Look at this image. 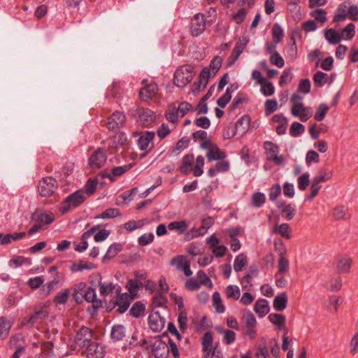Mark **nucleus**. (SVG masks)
Returning a JSON list of instances; mask_svg holds the SVG:
<instances>
[{
	"label": "nucleus",
	"mask_w": 358,
	"mask_h": 358,
	"mask_svg": "<svg viewBox=\"0 0 358 358\" xmlns=\"http://www.w3.org/2000/svg\"><path fill=\"white\" fill-rule=\"evenodd\" d=\"M85 200L86 196L84 194V191L82 189L76 190L62 201L59 211L62 215L66 214L71 208H78L82 205Z\"/></svg>",
	"instance_id": "f257e3e1"
},
{
	"label": "nucleus",
	"mask_w": 358,
	"mask_h": 358,
	"mask_svg": "<svg viewBox=\"0 0 358 358\" xmlns=\"http://www.w3.org/2000/svg\"><path fill=\"white\" fill-rule=\"evenodd\" d=\"M194 68L190 64L179 66L175 71L173 83L178 87H183L190 83L194 76Z\"/></svg>",
	"instance_id": "f03ea898"
},
{
	"label": "nucleus",
	"mask_w": 358,
	"mask_h": 358,
	"mask_svg": "<svg viewBox=\"0 0 358 358\" xmlns=\"http://www.w3.org/2000/svg\"><path fill=\"white\" fill-rule=\"evenodd\" d=\"M57 188V180L51 176L43 178L39 180L37 185L39 195L45 198H48L52 196Z\"/></svg>",
	"instance_id": "7ed1b4c3"
},
{
	"label": "nucleus",
	"mask_w": 358,
	"mask_h": 358,
	"mask_svg": "<svg viewBox=\"0 0 358 358\" xmlns=\"http://www.w3.org/2000/svg\"><path fill=\"white\" fill-rule=\"evenodd\" d=\"M208 24L207 19L203 13H196L191 19L189 31L193 37L200 36L206 30Z\"/></svg>",
	"instance_id": "20e7f679"
},
{
	"label": "nucleus",
	"mask_w": 358,
	"mask_h": 358,
	"mask_svg": "<svg viewBox=\"0 0 358 358\" xmlns=\"http://www.w3.org/2000/svg\"><path fill=\"white\" fill-rule=\"evenodd\" d=\"M107 159L106 152L104 148H97L89 157L88 166L92 169H99L102 168Z\"/></svg>",
	"instance_id": "39448f33"
},
{
	"label": "nucleus",
	"mask_w": 358,
	"mask_h": 358,
	"mask_svg": "<svg viewBox=\"0 0 358 358\" xmlns=\"http://www.w3.org/2000/svg\"><path fill=\"white\" fill-rule=\"evenodd\" d=\"M31 220L35 221L42 226L50 224L55 220V216L52 212L47 213L41 208H36L31 215Z\"/></svg>",
	"instance_id": "423d86ee"
},
{
	"label": "nucleus",
	"mask_w": 358,
	"mask_h": 358,
	"mask_svg": "<svg viewBox=\"0 0 358 358\" xmlns=\"http://www.w3.org/2000/svg\"><path fill=\"white\" fill-rule=\"evenodd\" d=\"M264 148L266 150L268 160L273 161L276 164H280L282 162L283 157L278 155L280 150L278 145L272 141H267L264 142Z\"/></svg>",
	"instance_id": "0eeeda50"
},
{
	"label": "nucleus",
	"mask_w": 358,
	"mask_h": 358,
	"mask_svg": "<svg viewBox=\"0 0 358 358\" xmlns=\"http://www.w3.org/2000/svg\"><path fill=\"white\" fill-rule=\"evenodd\" d=\"M148 322L152 331L159 332L164 329L166 320L161 316L159 311H155L148 316Z\"/></svg>",
	"instance_id": "6e6552de"
},
{
	"label": "nucleus",
	"mask_w": 358,
	"mask_h": 358,
	"mask_svg": "<svg viewBox=\"0 0 358 358\" xmlns=\"http://www.w3.org/2000/svg\"><path fill=\"white\" fill-rule=\"evenodd\" d=\"M93 336L92 329L83 326L76 333L74 338L76 344L80 347H84L87 343H90Z\"/></svg>",
	"instance_id": "1a4fd4ad"
},
{
	"label": "nucleus",
	"mask_w": 358,
	"mask_h": 358,
	"mask_svg": "<svg viewBox=\"0 0 358 358\" xmlns=\"http://www.w3.org/2000/svg\"><path fill=\"white\" fill-rule=\"evenodd\" d=\"M210 77V73L209 69L204 67L201 71L198 81L194 82L192 85V91L193 94H196L201 90H203L208 83V80Z\"/></svg>",
	"instance_id": "9d476101"
},
{
	"label": "nucleus",
	"mask_w": 358,
	"mask_h": 358,
	"mask_svg": "<svg viewBox=\"0 0 358 358\" xmlns=\"http://www.w3.org/2000/svg\"><path fill=\"white\" fill-rule=\"evenodd\" d=\"M105 346L98 342H90L86 348L87 358H103Z\"/></svg>",
	"instance_id": "9b49d317"
},
{
	"label": "nucleus",
	"mask_w": 358,
	"mask_h": 358,
	"mask_svg": "<svg viewBox=\"0 0 358 358\" xmlns=\"http://www.w3.org/2000/svg\"><path fill=\"white\" fill-rule=\"evenodd\" d=\"M125 120L124 113H111L108 117L107 128L110 131H115L124 126Z\"/></svg>",
	"instance_id": "f8f14e48"
},
{
	"label": "nucleus",
	"mask_w": 358,
	"mask_h": 358,
	"mask_svg": "<svg viewBox=\"0 0 358 358\" xmlns=\"http://www.w3.org/2000/svg\"><path fill=\"white\" fill-rule=\"evenodd\" d=\"M250 124V117L248 115H243L240 119L237 120L234 125V131L233 132L232 136H234L236 133L243 135L245 134Z\"/></svg>",
	"instance_id": "ddd939ff"
},
{
	"label": "nucleus",
	"mask_w": 358,
	"mask_h": 358,
	"mask_svg": "<svg viewBox=\"0 0 358 358\" xmlns=\"http://www.w3.org/2000/svg\"><path fill=\"white\" fill-rule=\"evenodd\" d=\"M158 91V86L155 83H150L143 87L139 92L141 101H147L154 97Z\"/></svg>",
	"instance_id": "4468645a"
},
{
	"label": "nucleus",
	"mask_w": 358,
	"mask_h": 358,
	"mask_svg": "<svg viewBox=\"0 0 358 358\" xmlns=\"http://www.w3.org/2000/svg\"><path fill=\"white\" fill-rule=\"evenodd\" d=\"M155 133L152 131H145L142 135L139 136L137 140V144L141 150H146L150 143L153 145L152 141L154 140Z\"/></svg>",
	"instance_id": "2eb2a0df"
},
{
	"label": "nucleus",
	"mask_w": 358,
	"mask_h": 358,
	"mask_svg": "<svg viewBox=\"0 0 358 358\" xmlns=\"http://www.w3.org/2000/svg\"><path fill=\"white\" fill-rule=\"evenodd\" d=\"M303 97L297 93L292 95L290 103H292L291 112H310V108H306L302 102Z\"/></svg>",
	"instance_id": "dca6fc26"
},
{
	"label": "nucleus",
	"mask_w": 358,
	"mask_h": 358,
	"mask_svg": "<svg viewBox=\"0 0 358 358\" xmlns=\"http://www.w3.org/2000/svg\"><path fill=\"white\" fill-rule=\"evenodd\" d=\"M214 224V220L212 217L208 216L201 220V227L196 229V228H192L191 231H194V234H192L191 238H194L198 237L199 236L204 235L207 230Z\"/></svg>",
	"instance_id": "f3484780"
},
{
	"label": "nucleus",
	"mask_w": 358,
	"mask_h": 358,
	"mask_svg": "<svg viewBox=\"0 0 358 358\" xmlns=\"http://www.w3.org/2000/svg\"><path fill=\"white\" fill-rule=\"evenodd\" d=\"M352 264V259L350 257L346 255L341 257L336 262V269L337 273L340 274L349 273Z\"/></svg>",
	"instance_id": "a211bd4d"
},
{
	"label": "nucleus",
	"mask_w": 358,
	"mask_h": 358,
	"mask_svg": "<svg viewBox=\"0 0 358 358\" xmlns=\"http://www.w3.org/2000/svg\"><path fill=\"white\" fill-rule=\"evenodd\" d=\"M272 121L278 123L275 128L276 133L278 135L285 134L287 127V120L284 117L283 113H276L272 117Z\"/></svg>",
	"instance_id": "6ab92c4d"
},
{
	"label": "nucleus",
	"mask_w": 358,
	"mask_h": 358,
	"mask_svg": "<svg viewBox=\"0 0 358 358\" xmlns=\"http://www.w3.org/2000/svg\"><path fill=\"white\" fill-rule=\"evenodd\" d=\"M102 276L100 273H94L89 276V283L92 285L93 287H96L98 285L100 287V294L103 296H106L108 295V292L106 291V285L101 282Z\"/></svg>",
	"instance_id": "aec40b11"
},
{
	"label": "nucleus",
	"mask_w": 358,
	"mask_h": 358,
	"mask_svg": "<svg viewBox=\"0 0 358 358\" xmlns=\"http://www.w3.org/2000/svg\"><path fill=\"white\" fill-rule=\"evenodd\" d=\"M123 249V243H113L107 250L106 253L102 258V262L106 263L107 261L113 259Z\"/></svg>",
	"instance_id": "412c9836"
},
{
	"label": "nucleus",
	"mask_w": 358,
	"mask_h": 358,
	"mask_svg": "<svg viewBox=\"0 0 358 358\" xmlns=\"http://www.w3.org/2000/svg\"><path fill=\"white\" fill-rule=\"evenodd\" d=\"M13 322L5 316L0 317V339L5 340L8 338Z\"/></svg>",
	"instance_id": "4be33fe9"
},
{
	"label": "nucleus",
	"mask_w": 358,
	"mask_h": 358,
	"mask_svg": "<svg viewBox=\"0 0 358 358\" xmlns=\"http://www.w3.org/2000/svg\"><path fill=\"white\" fill-rule=\"evenodd\" d=\"M145 305L141 301L133 303L129 309V315L134 318H140L145 315Z\"/></svg>",
	"instance_id": "5701e85b"
},
{
	"label": "nucleus",
	"mask_w": 358,
	"mask_h": 358,
	"mask_svg": "<svg viewBox=\"0 0 358 358\" xmlns=\"http://www.w3.org/2000/svg\"><path fill=\"white\" fill-rule=\"evenodd\" d=\"M288 297L286 292H281L278 294L273 300V308L277 311L284 310L287 306Z\"/></svg>",
	"instance_id": "b1692460"
},
{
	"label": "nucleus",
	"mask_w": 358,
	"mask_h": 358,
	"mask_svg": "<svg viewBox=\"0 0 358 358\" xmlns=\"http://www.w3.org/2000/svg\"><path fill=\"white\" fill-rule=\"evenodd\" d=\"M269 310L270 308L266 299H259L255 303L254 310L260 318L264 317L269 312Z\"/></svg>",
	"instance_id": "393cba45"
},
{
	"label": "nucleus",
	"mask_w": 358,
	"mask_h": 358,
	"mask_svg": "<svg viewBox=\"0 0 358 358\" xmlns=\"http://www.w3.org/2000/svg\"><path fill=\"white\" fill-rule=\"evenodd\" d=\"M126 329L123 324H114L111 328L110 338L113 342L120 341L125 336Z\"/></svg>",
	"instance_id": "a878e982"
},
{
	"label": "nucleus",
	"mask_w": 358,
	"mask_h": 358,
	"mask_svg": "<svg viewBox=\"0 0 358 358\" xmlns=\"http://www.w3.org/2000/svg\"><path fill=\"white\" fill-rule=\"evenodd\" d=\"M226 156V153L222 151L217 144H214L206 154V157L208 161L222 160L224 159Z\"/></svg>",
	"instance_id": "bb28decb"
},
{
	"label": "nucleus",
	"mask_w": 358,
	"mask_h": 358,
	"mask_svg": "<svg viewBox=\"0 0 358 358\" xmlns=\"http://www.w3.org/2000/svg\"><path fill=\"white\" fill-rule=\"evenodd\" d=\"M137 122L144 127H149L156 120V113H138Z\"/></svg>",
	"instance_id": "cd10ccee"
},
{
	"label": "nucleus",
	"mask_w": 358,
	"mask_h": 358,
	"mask_svg": "<svg viewBox=\"0 0 358 358\" xmlns=\"http://www.w3.org/2000/svg\"><path fill=\"white\" fill-rule=\"evenodd\" d=\"M121 288L119 286L117 290V295L116 297V302L117 308L116 309V312L118 314L122 315L124 314L130 306V303L127 299H124L120 293Z\"/></svg>",
	"instance_id": "c85d7f7f"
},
{
	"label": "nucleus",
	"mask_w": 358,
	"mask_h": 358,
	"mask_svg": "<svg viewBox=\"0 0 358 358\" xmlns=\"http://www.w3.org/2000/svg\"><path fill=\"white\" fill-rule=\"evenodd\" d=\"M48 316V313L43 307H40L38 309L35 308L34 314L29 317L27 322L34 325L38 320L45 319Z\"/></svg>",
	"instance_id": "c756f323"
},
{
	"label": "nucleus",
	"mask_w": 358,
	"mask_h": 358,
	"mask_svg": "<svg viewBox=\"0 0 358 358\" xmlns=\"http://www.w3.org/2000/svg\"><path fill=\"white\" fill-rule=\"evenodd\" d=\"M97 268V266L92 262H85L83 263L81 260L79 261V263L73 262L71 266L70 270L72 272H77L80 271L82 272L83 270H92V269H96Z\"/></svg>",
	"instance_id": "7c9ffc66"
},
{
	"label": "nucleus",
	"mask_w": 358,
	"mask_h": 358,
	"mask_svg": "<svg viewBox=\"0 0 358 358\" xmlns=\"http://www.w3.org/2000/svg\"><path fill=\"white\" fill-rule=\"evenodd\" d=\"M160 350L166 352V356L168 357L169 353L168 345L162 340L156 341L153 345V353L155 358H162L164 353H159Z\"/></svg>",
	"instance_id": "2f4dec72"
},
{
	"label": "nucleus",
	"mask_w": 358,
	"mask_h": 358,
	"mask_svg": "<svg viewBox=\"0 0 358 358\" xmlns=\"http://www.w3.org/2000/svg\"><path fill=\"white\" fill-rule=\"evenodd\" d=\"M324 37L330 44H338L343 39V36L334 29H326Z\"/></svg>",
	"instance_id": "473e14b6"
},
{
	"label": "nucleus",
	"mask_w": 358,
	"mask_h": 358,
	"mask_svg": "<svg viewBox=\"0 0 358 358\" xmlns=\"http://www.w3.org/2000/svg\"><path fill=\"white\" fill-rule=\"evenodd\" d=\"M268 317L270 322L276 326L278 329L281 330L285 327L286 317L284 315L279 313H271L268 315Z\"/></svg>",
	"instance_id": "72a5a7b5"
},
{
	"label": "nucleus",
	"mask_w": 358,
	"mask_h": 358,
	"mask_svg": "<svg viewBox=\"0 0 358 358\" xmlns=\"http://www.w3.org/2000/svg\"><path fill=\"white\" fill-rule=\"evenodd\" d=\"M259 274V269L256 264H252L249 266L248 270L247 273L245 274V275L242 278V280L241 281V284H243L245 282H247L249 284V287H252V284L250 282V280L252 278H255Z\"/></svg>",
	"instance_id": "f704fd0d"
},
{
	"label": "nucleus",
	"mask_w": 358,
	"mask_h": 358,
	"mask_svg": "<svg viewBox=\"0 0 358 358\" xmlns=\"http://www.w3.org/2000/svg\"><path fill=\"white\" fill-rule=\"evenodd\" d=\"M214 91V86L210 87L207 93L200 99L199 102L196 106V110L197 112H208V106L206 100L209 99Z\"/></svg>",
	"instance_id": "c9c22d12"
},
{
	"label": "nucleus",
	"mask_w": 358,
	"mask_h": 358,
	"mask_svg": "<svg viewBox=\"0 0 358 358\" xmlns=\"http://www.w3.org/2000/svg\"><path fill=\"white\" fill-rule=\"evenodd\" d=\"M188 227V223L186 220L174 221L168 224L169 230H175L180 234H184Z\"/></svg>",
	"instance_id": "e433bc0d"
},
{
	"label": "nucleus",
	"mask_w": 358,
	"mask_h": 358,
	"mask_svg": "<svg viewBox=\"0 0 358 358\" xmlns=\"http://www.w3.org/2000/svg\"><path fill=\"white\" fill-rule=\"evenodd\" d=\"M71 293L70 289H65L59 292L53 299V303L55 306L64 305L66 303L69 294Z\"/></svg>",
	"instance_id": "4c0bfd02"
},
{
	"label": "nucleus",
	"mask_w": 358,
	"mask_h": 358,
	"mask_svg": "<svg viewBox=\"0 0 358 358\" xmlns=\"http://www.w3.org/2000/svg\"><path fill=\"white\" fill-rule=\"evenodd\" d=\"M215 329L220 334H224L223 341L225 344L230 345L234 343L236 339V333L234 331L229 329H224L221 327H216Z\"/></svg>",
	"instance_id": "58836bf2"
},
{
	"label": "nucleus",
	"mask_w": 358,
	"mask_h": 358,
	"mask_svg": "<svg viewBox=\"0 0 358 358\" xmlns=\"http://www.w3.org/2000/svg\"><path fill=\"white\" fill-rule=\"evenodd\" d=\"M213 334L210 331H207L202 337V348L204 352L209 354L212 351V343Z\"/></svg>",
	"instance_id": "ea45409f"
},
{
	"label": "nucleus",
	"mask_w": 358,
	"mask_h": 358,
	"mask_svg": "<svg viewBox=\"0 0 358 358\" xmlns=\"http://www.w3.org/2000/svg\"><path fill=\"white\" fill-rule=\"evenodd\" d=\"M167 301L166 296L162 292L157 290L152 299V306L154 307H162L165 306Z\"/></svg>",
	"instance_id": "a19ab883"
},
{
	"label": "nucleus",
	"mask_w": 358,
	"mask_h": 358,
	"mask_svg": "<svg viewBox=\"0 0 358 358\" xmlns=\"http://www.w3.org/2000/svg\"><path fill=\"white\" fill-rule=\"evenodd\" d=\"M190 142V139L187 136L182 137L176 143V145L172 148L171 152L176 155L180 154L182 150L186 149Z\"/></svg>",
	"instance_id": "79ce46f5"
},
{
	"label": "nucleus",
	"mask_w": 358,
	"mask_h": 358,
	"mask_svg": "<svg viewBox=\"0 0 358 358\" xmlns=\"http://www.w3.org/2000/svg\"><path fill=\"white\" fill-rule=\"evenodd\" d=\"M248 41L239 39L235 44V46L231 53L234 59H238L241 54L246 48Z\"/></svg>",
	"instance_id": "37998d69"
},
{
	"label": "nucleus",
	"mask_w": 358,
	"mask_h": 358,
	"mask_svg": "<svg viewBox=\"0 0 358 358\" xmlns=\"http://www.w3.org/2000/svg\"><path fill=\"white\" fill-rule=\"evenodd\" d=\"M121 215L119 209L114 208H109L103 213L95 216V219H107V218H115Z\"/></svg>",
	"instance_id": "c03bdc74"
},
{
	"label": "nucleus",
	"mask_w": 358,
	"mask_h": 358,
	"mask_svg": "<svg viewBox=\"0 0 358 358\" xmlns=\"http://www.w3.org/2000/svg\"><path fill=\"white\" fill-rule=\"evenodd\" d=\"M248 259L247 257L243 254H239L236 257L234 262V269L235 271H241L243 268L247 265Z\"/></svg>",
	"instance_id": "a18cd8bd"
},
{
	"label": "nucleus",
	"mask_w": 358,
	"mask_h": 358,
	"mask_svg": "<svg viewBox=\"0 0 358 358\" xmlns=\"http://www.w3.org/2000/svg\"><path fill=\"white\" fill-rule=\"evenodd\" d=\"M296 209L293 203H287L285 208L281 210V214L287 220H291L295 215Z\"/></svg>",
	"instance_id": "49530a36"
},
{
	"label": "nucleus",
	"mask_w": 358,
	"mask_h": 358,
	"mask_svg": "<svg viewBox=\"0 0 358 358\" xmlns=\"http://www.w3.org/2000/svg\"><path fill=\"white\" fill-rule=\"evenodd\" d=\"M222 64V57L217 55L215 56L210 62V64L208 66H206L208 69H209V72L213 73V76H215L218 71L220 70L221 66Z\"/></svg>",
	"instance_id": "de8ad7c7"
},
{
	"label": "nucleus",
	"mask_w": 358,
	"mask_h": 358,
	"mask_svg": "<svg viewBox=\"0 0 358 358\" xmlns=\"http://www.w3.org/2000/svg\"><path fill=\"white\" fill-rule=\"evenodd\" d=\"M213 305L215 308L217 313H222L225 310V307L222 303L220 294L218 292H215L212 296Z\"/></svg>",
	"instance_id": "09e8293b"
},
{
	"label": "nucleus",
	"mask_w": 358,
	"mask_h": 358,
	"mask_svg": "<svg viewBox=\"0 0 358 358\" xmlns=\"http://www.w3.org/2000/svg\"><path fill=\"white\" fill-rule=\"evenodd\" d=\"M336 11L337 13L334 15L333 18L334 22L343 21L347 18L348 13L346 12V6L344 3L340 4Z\"/></svg>",
	"instance_id": "8fccbe9b"
},
{
	"label": "nucleus",
	"mask_w": 358,
	"mask_h": 358,
	"mask_svg": "<svg viewBox=\"0 0 358 358\" xmlns=\"http://www.w3.org/2000/svg\"><path fill=\"white\" fill-rule=\"evenodd\" d=\"M328 75L321 71H317L313 76L314 85L317 87H321L326 83Z\"/></svg>",
	"instance_id": "3c124183"
},
{
	"label": "nucleus",
	"mask_w": 358,
	"mask_h": 358,
	"mask_svg": "<svg viewBox=\"0 0 358 358\" xmlns=\"http://www.w3.org/2000/svg\"><path fill=\"white\" fill-rule=\"evenodd\" d=\"M280 258L278 261V271L275 275L278 274L285 273L289 270V261L284 257L283 253L279 254Z\"/></svg>",
	"instance_id": "603ef678"
},
{
	"label": "nucleus",
	"mask_w": 358,
	"mask_h": 358,
	"mask_svg": "<svg viewBox=\"0 0 358 358\" xmlns=\"http://www.w3.org/2000/svg\"><path fill=\"white\" fill-rule=\"evenodd\" d=\"M266 201V197L262 192H255L252 196V205L256 208L262 207Z\"/></svg>",
	"instance_id": "864d4df0"
},
{
	"label": "nucleus",
	"mask_w": 358,
	"mask_h": 358,
	"mask_svg": "<svg viewBox=\"0 0 358 358\" xmlns=\"http://www.w3.org/2000/svg\"><path fill=\"white\" fill-rule=\"evenodd\" d=\"M273 41L275 44L279 43L283 38V30L279 24H275L272 28Z\"/></svg>",
	"instance_id": "5fc2aeb1"
},
{
	"label": "nucleus",
	"mask_w": 358,
	"mask_h": 358,
	"mask_svg": "<svg viewBox=\"0 0 358 358\" xmlns=\"http://www.w3.org/2000/svg\"><path fill=\"white\" fill-rule=\"evenodd\" d=\"M225 291L227 298L228 299L232 298L235 300H237L240 297V289L237 285H229L226 287Z\"/></svg>",
	"instance_id": "6e6d98bb"
},
{
	"label": "nucleus",
	"mask_w": 358,
	"mask_h": 358,
	"mask_svg": "<svg viewBox=\"0 0 358 358\" xmlns=\"http://www.w3.org/2000/svg\"><path fill=\"white\" fill-rule=\"evenodd\" d=\"M305 131L304 126L298 122H294L289 128V134L293 137H296L303 133Z\"/></svg>",
	"instance_id": "4d7b16f0"
},
{
	"label": "nucleus",
	"mask_w": 358,
	"mask_h": 358,
	"mask_svg": "<svg viewBox=\"0 0 358 358\" xmlns=\"http://www.w3.org/2000/svg\"><path fill=\"white\" fill-rule=\"evenodd\" d=\"M355 26L353 23H349L341 32V35L343 36V38L345 40L352 39L355 34Z\"/></svg>",
	"instance_id": "13d9d810"
},
{
	"label": "nucleus",
	"mask_w": 358,
	"mask_h": 358,
	"mask_svg": "<svg viewBox=\"0 0 358 358\" xmlns=\"http://www.w3.org/2000/svg\"><path fill=\"white\" fill-rule=\"evenodd\" d=\"M289 224L287 223H283L280 225H275L274 227V232L278 233L283 238H290L291 234L288 231Z\"/></svg>",
	"instance_id": "bf43d9fd"
},
{
	"label": "nucleus",
	"mask_w": 358,
	"mask_h": 358,
	"mask_svg": "<svg viewBox=\"0 0 358 358\" xmlns=\"http://www.w3.org/2000/svg\"><path fill=\"white\" fill-rule=\"evenodd\" d=\"M97 184V179H88L85 186L84 194L86 193L88 196L93 194L96 192Z\"/></svg>",
	"instance_id": "052dcab7"
},
{
	"label": "nucleus",
	"mask_w": 358,
	"mask_h": 358,
	"mask_svg": "<svg viewBox=\"0 0 358 358\" xmlns=\"http://www.w3.org/2000/svg\"><path fill=\"white\" fill-rule=\"evenodd\" d=\"M348 209L343 206H337L334 209L333 215L336 220H345L347 217Z\"/></svg>",
	"instance_id": "680f3d73"
},
{
	"label": "nucleus",
	"mask_w": 358,
	"mask_h": 358,
	"mask_svg": "<svg viewBox=\"0 0 358 358\" xmlns=\"http://www.w3.org/2000/svg\"><path fill=\"white\" fill-rule=\"evenodd\" d=\"M248 102V98L247 96L243 94H238L234 99L231 106H230V110H235L238 108V106L241 103H247Z\"/></svg>",
	"instance_id": "e2e57ef3"
},
{
	"label": "nucleus",
	"mask_w": 358,
	"mask_h": 358,
	"mask_svg": "<svg viewBox=\"0 0 358 358\" xmlns=\"http://www.w3.org/2000/svg\"><path fill=\"white\" fill-rule=\"evenodd\" d=\"M310 184L309 173L308 172L303 173L298 178V187L300 190L304 191Z\"/></svg>",
	"instance_id": "0e129e2a"
},
{
	"label": "nucleus",
	"mask_w": 358,
	"mask_h": 358,
	"mask_svg": "<svg viewBox=\"0 0 358 358\" xmlns=\"http://www.w3.org/2000/svg\"><path fill=\"white\" fill-rule=\"evenodd\" d=\"M196 276L200 280L199 282L202 285L206 286L209 288H212V281L203 270H199L197 272Z\"/></svg>",
	"instance_id": "69168bd1"
},
{
	"label": "nucleus",
	"mask_w": 358,
	"mask_h": 358,
	"mask_svg": "<svg viewBox=\"0 0 358 358\" xmlns=\"http://www.w3.org/2000/svg\"><path fill=\"white\" fill-rule=\"evenodd\" d=\"M231 98V90L228 87L227 88L224 94L220 98H219L217 99V103L220 107L224 108L229 103Z\"/></svg>",
	"instance_id": "338daca9"
},
{
	"label": "nucleus",
	"mask_w": 358,
	"mask_h": 358,
	"mask_svg": "<svg viewBox=\"0 0 358 358\" xmlns=\"http://www.w3.org/2000/svg\"><path fill=\"white\" fill-rule=\"evenodd\" d=\"M282 192V188L279 183L274 184L270 189H269V199L271 201H274L281 194Z\"/></svg>",
	"instance_id": "774afa93"
}]
</instances>
